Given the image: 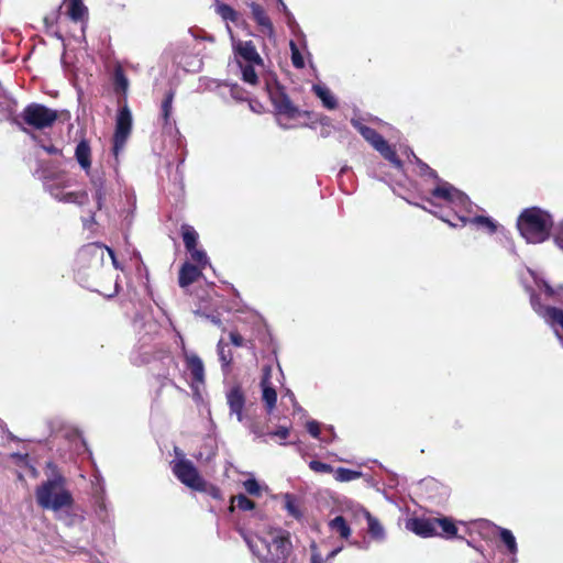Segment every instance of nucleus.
<instances>
[{
  "mask_svg": "<svg viewBox=\"0 0 563 563\" xmlns=\"http://www.w3.org/2000/svg\"><path fill=\"white\" fill-rule=\"evenodd\" d=\"M431 197L426 200L439 210L431 211L435 217L452 228L473 224L478 229L493 234L497 232L496 221L486 216H478L479 208L471 201L467 195L455 188L448 181H440L437 188L431 190Z\"/></svg>",
  "mask_w": 563,
  "mask_h": 563,
  "instance_id": "f257e3e1",
  "label": "nucleus"
},
{
  "mask_svg": "<svg viewBox=\"0 0 563 563\" xmlns=\"http://www.w3.org/2000/svg\"><path fill=\"white\" fill-rule=\"evenodd\" d=\"M238 532L252 554L261 563H287L292 551L290 533L282 528L269 527L264 531L252 532L243 527Z\"/></svg>",
  "mask_w": 563,
  "mask_h": 563,
  "instance_id": "f03ea898",
  "label": "nucleus"
},
{
  "mask_svg": "<svg viewBox=\"0 0 563 563\" xmlns=\"http://www.w3.org/2000/svg\"><path fill=\"white\" fill-rule=\"evenodd\" d=\"M527 273L534 286L528 283L525 277H522L521 282L526 291L530 296L531 307L533 311L554 330L558 339L563 345V310L541 302V296L544 297L545 301L559 300L561 298L563 287H552L538 273L530 268L527 269Z\"/></svg>",
  "mask_w": 563,
  "mask_h": 563,
  "instance_id": "7ed1b4c3",
  "label": "nucleus"
},
{
  "mask_svg": "<svg viewBox=\"0 0 563 563\" xmlns=\"http://www.w3.org/2000/svg\"><path fill=\"white\" fill-rule=\"evenodd\" d=\"M46 481H44L35 490L37 505L46 510L54 512L63 511L67 515V525L74 522V517L69 516V509L74 505V498L67 488V479L58 467L48 462L46 465Z\"/></svg>",
  "mask_w": 563,
  "mask_h": 563,
  "instance_id": "20e7f679",
  "label": "nucleus"
},
{
  "mask_svg": "<svg viewBox=\"0 0 563 563\" xmlns=\"http://www.w3.org/2000/svg\"><path fill=\"white\" fill-rule=\"evenodd\" d=\"M553 225L552 217L549 212L531 207L525 209L517 221L518 230L521 236L528 243H542L550 236Z\"/></svg>",
  "mask_w": 563,
  "mask_h": 563,
  "instance_id": "39448f33",
  "label": "nucleus"
},
{
  "mask_svg": "<svg viewBox=\"0 0 563 563\" xmlns=\"http://www.w3.org/2000/svg\"><path fill=\"white\" fill-rule=\"evenodd\" d=\"M351 124L358 131V133L387 159L396 169H402V162L397 156L395 150L388 142L374 129L363 124L361 119H351Z\"/></svg>",
  "mask_w": 563,
  "mask_h": 563,
  "instance_id": "423d86ee",
  "label": "nucleus"
},
{
  "mask_svg": "<svg viewBox=\"0 0 563 563\" xmlns=\"http://www.w3.org/2000/svg\"><path fill=\"white\" fill-rule=\"evenodd\" d=\"M170 467L176 478L185 486L196 492L206 490L207 483L190 460L175 459L170 462Z\"/></svg>",
  "mask_w": 563,
  "mask_h": 563,
  "instance_id": "0eeeda50",
  "label": "nucleus"
},
{
  "mask_svg": "<svg viewBox=\"0 0 563 563\" xmlns=\"http://www.w3.org/2000/svg\"><path fill=\"white\" fill-rule=\"evenodd\" d=\"M133 124L132 112L128 104L122 106L115 118V130L113 135V154L118 156L124 148L125 143L131 134Z\"/></svg>",
  "mask_w": 563,
  "mask_h": 563,
  "instance_id": "6e6552de",
  "label": "nucleus"
},
{
  "mask_svg": "<svg viewBox=\"0 0 563 563\" xmlns=\"http://www.w3.org/2000/svg\"><path fill=\"white\" fill-rule=\"evenodd\" d=\"M24 122L35 129H45L56 121V111L38 103L29 104L22 112Z\"/></svg>",
  "mask_w": 563,
  "mask_h": 563,
  "instance_id": "1a4fd4ad",
  "label": "nucleus"
},
{
  "mask_svg": "<svg viewBox=\"0 0 563 563\" xmlns=\"http://www.w3.org/2000/svg\"><path fill=\"white\" fill-rule=\"evenodd\" d=\"M66 181L64 177H57L55 181L51 183L46 180L44 183L45 189L51 194V196L65 203H75V205H84L88 199L87 191H68L64 192L63 189L66 187Z\"/></svg>",
  "mask_w": 563,
  "mask_h": 563,
  "instance_id": "9d476101",
  "label": "nucleus"
},
{
  "mask_svg": "<svg viewBox=\"0 0 563 563\" xmlns=\"http://www.w3.org/2000/svg\"><path fill=\"white\" fill-rule=\"evenodd\" d=\"M184 361L191 376L190 387L195 395L199 396V390L205 386L206 382L203 362L197 353L188 351L187 349H184Z\"/></svg>",
  "mask_w": 563,
  "mask_h": 563,
  "instance_id": "9b49d317",
  "label": "nucleus"
},
{
  "mask_svg": "<svg viewBox=\"0 0 563 563\" xmlns=\"http://www.w3.org/2000/svg\"><path fill=\"white\" fill-rule=\"evenodd\" d=\"M106 252L111 258L113 266L118 268L119 265L113 250L98 243H91L82 246L78 252L77 260L79 263L89 262L90 266L98 267L102 264Z\"/></svg>",
  "mask_w": 563,
  "mask_h": 563,
  "instance_id": "f8f14e48",
  "label": "nucleus"
},
{
  "mask_svg": "<svg viewBox=\"0 0 563 563\" xmlns=\"http://www.w3.org/2000/svg\"><path fill=\"white\" fill-rule=\"evenodd\" d=\"M267 92L277 114L285 115L290 119L297 117L298 108L292 104L289 97L280 86L267 85Z\"/></svg>",
  "mask_w": 563,
  "mask_h": 563,
  "instance_id": "ddd939ff",
  "label": "nucleus"
},
{
  "mask_svg": "<svg viewBox=\"0 0 563 563\" xmlns=\"http://www.w3.org/2000/svg\"><path fill=\"white\" fill-rule=\"evenodd\" d=\"M233 1L239 7L246 5L247 8H250L252 19L258 25V27L261 29V31L264 34H266L268 36H272L274 34V25H273L269 16L267 15L265 9L260 3H257L253 0H233Z\"/></svg>",
  "mask_w": 563,
  "mask_h": 563,
  "instance_id": "4468645a",
  "label": "nucleus"
},
{
  "mask_svg": "<svg viewBox=\"0 0 563 563\" xmlns=\"http://www.w3.org/2000/svg\"><path fill=\"white\" fill-rule=\"evenodd\" d=\"M406 528L422 538L435 537L439 533L435 529V517L411 518L407 520Z\"/></svg>",
  "mask_w": 563,
  "mask_h": 563,
  "instance_id": "2eb2a0df",
  "label": "nucleus"
},
{
  "mask_svg": "<svg viewBox=\"0 0 563 563\" xmlns=\"http://www.w3.org/2000/svg\"><path fill=\"white\" fill-rule=\"evenodd\" d=\"M238 63L242 62L243 64H256L257 66H263V59L256 51V47L252 41L239 42L234 46Z\"/></svg>",
  "mask_w": 563,
  "mask_h": 563,
  "instance_id": "dca6fc26",
  "label": "nucleus"
},
{
  "mask_svg": "<svg viewBox=\"0 0 563 563\" xmlns=\"http://www.w3.org/2000/svg\"><path fill=\"white\" fill-rule=\"evenodd\" d=\"M62 7L65 8L66 15L73 22L88 20V8L84 4V0H64Z\"/></svg>",
  "mask_w": 563,
  "mask_h": 563,
  "instance_id": "f3484780",
  "label": "nucleus"
},
{
  "mask_svg": "<svg viewBox=\"0 0 563 563\" xmlns=\"http://www.w3.org/2000/svg\"><path fill=\"white\" fill-rule=\"evenodd\" d=\"M218 444L214 438L207 437L203 439L197 452L194 453V457L199 463H210L217 455Z\"/></svg>",
  "mask_w": 563,
  "mask_h": 563,
  "instance_id": "a211bd4d",
  "label": "nucleus"
},
{
  "mask_svg": "<svg viewBox=\"0 0 563 563\" xmlns=\"http://www.w3.org/2000/svg\"><path fill=\"white\" fill-rule=\"evenodd\" d=\"M175 98V91L168 90L164 97V100L161 106V119L162 124L165 130H172L175 128L176 122L172 117L173 113V102Z\"/></svg>",
  "mask_w": 563,
  "mask_h": 563,
  "instance_id": "6ab92c4d",
  "label": "nucleus"
},
{
  "mask_svg": "<svg viewBox=\"0 0 563 563\" xmlns=\"http://www.w3.org/2000/svg\"><path fill=\"white\" fill-rule=\"evenodd\" d=\"M91 186L93 189V198L97 203L98 210H101L104 205L106 197L108 195V186L102 175H91L90 176Z\"/></svg>",
  "mask_w": 563,
  "mask_h": 563,
  "instance_id": "aec40b11",
  "label": "nucleus"
},
{
  "mask_svg": "<svg viewBox=\"0 0 563 563\" xmlns=\"http://www.w3.org/2000/svg\"><path fill=\"white\" fill-rule=\"evenodd\" d=\"M201 275V268L186 262L179 271L178 283L181 288L188 287Z\"/></svg>",
  "mask_w": 563,
  "mask_h": 563,
  "instance_id": "412c9836",
  "label": "nucleus"
},
{
  "mask_svg": "<svg viewBox=\"0 0 563 563\" xmlns=\"http://www.w3.org/2000/svg\"><path fill=\"white\" fill-rule=\"evenodd\" d=\"M91 151L89 143L86 140H81L75 150V157L79 164V166L86 172L87 175H90L91 168V159H90Z\"/></svg>",
  "mask_w": 563,
  "mask_h": 563,
  "instance_id": "4be33fe9",
  "label": "nucleus"
},
{
  "mask_svg": "<svg viewBox=\"0 0 563 563\" xmlns=\"http://www.w3.org/2000/svg\"><path fill=\"white\" fill-rule=\"evenodd\" d=\"M312 91L322 101L324 108L334 110L338 107V100L331 90L324 84H314Z\"/></svg>",
  "mask_w": 563,
  "mask_h": 563,
  "instance_id": "5701e85b",
  "label": "nucleus"
},
{
  "mask_svg": "<svg viewBox=\"0 0 563 563\" xmlns=\"http://www.w3.org/2000/svg\"><path fill=\"white\" fill-rule=\"evenodd\" d=\"M227 402L230 409V413L244 409L245 396L240 386H233L228 390Z\"/></svg>",
  "mask_w": 563,
  "mask_h": 563,
  "instance_id": "b1692460",
  "label": "nucleus"
},
{
  "mask_svg": "<svg viewBox=\"0 0 563 563\" xmlns=\"http://www.w3.org/2000/svg\"><path fill=\"white\" fill-rule=\"evenodd\" d=\"M358 511L366 518L368 525V533L376 540H384L385 529L380 522L373 517L365 508L360 507Z\"/></svg>",
  "mask_w": 563,
  "mask_h": 563,
  "instance_id": "393cba45",
  "label": "nucleus"
},
{
  "mask_svg": "<svg viewBox=\"0 0 563 563\" xmlns=\"http://www.w3.org/2000/svg\"><path fill=\"white\" fill-rule=\"evenodd\" d=\"M214 11L225 22L238 23L240 20L239 12L231 5L223 3L220 0H214Z\"/></svg>",
  "mask_w": 563,
  "mask_h": 563,
  "instance_id": "a878e982",
  "label": "nucleus"
},
{
  "mask_svg": "<svg viewBox=\"0 0 563 563\" xmlns=\"http://www.w3.org/2000/svg\"><path fill=\"white\" fill-rule=\"evenodd\" d=\"M283 499L284 508L287 511V514L296 520L302 519L303 514L300 509L298 498L290 493H286L283 495Z\"/></svg>",
  "mask_w": 563,
  "mask_h": 563,
  "instance_id": "bb28decb",
  "label": "nucleus"
},
{
  "mask_svg": "<svg viewBox=\"0 0 563 563\" xmlns=\"http://www.w3.org/2000/svg\"><path fill=\"white\" fill-rule=\"evenodd\" d=\"M435 529L439 537L453 538L457 533L454 522L446 517L435 518Z\"/></svg>",
  "mask_w": 563,
  "mask_h": 563,
  "instance_id": "cd10ccee",
  "label": "nucleus"
},
{
  "mask_svg": "<svg viewBox=\"0 0 563 563\" xmlns=\"http://www.w3.org/2000/svg\"><path fill=\"white\" fill-rule=\"evenodd\" d=\"M217 353L219 361L221 362L222 371L227 374L230 371V366L233 360L232 351L228 344L223 342V340H220L217 344Z\"/></svg>",
  "mask_w": 563,
  "mask_h": 563,
  "instance_id": "c85d7f7f",
  "label": "nucleus"
},
{
  "mask_svg": "<svg viewBox=\"0 0 563 563\" xmlns=\"http://www.w3.org/2000/svg\"><path fill=\"white\" fill-rule=\"evenodd\" d=\"M329 528L343 539H347L351 536V528L343 516H336L331 519L329 521Z\"/></svg>",
  "mask_w": 563,
  "mask_h": 563,
  "instance_id": "c756f323",
  "label": "nucleus"
},
{
  "mask_svg": "<svg viewBox=\"0 0 563 563\" xmlns=\"http://www.w3.org/2000/svg\"><path fill=\"white\" fill-rule=\"evenodd\" d=\"M500 541L505 544L511 555H517L518 545L514 533L506 528L497 527Z\"/></svg>",
  "mask_w": 563,
  "mask_h": 563,
  "instance_id": "7c9ffc66",
  "label": "nucleus"
},
{
  "mask_svg": "<svg viewBox=\"0 0 563 563\" xmlns=\"http://www.w3.org/2000/svg\"><path fill=\"white\" fill-rule=\"evenodd\" d=\"M181 236L187 251L194 250L198 243V233L189 224L181 225Z\"/></svg>",
  "mask_w": 563,
  "mask_h": 563,
  "instance_id": "2f4dec72",
  "label": "nucleus"
},
{
  "mask_svg": "<svg viewBox=\"0 0 563 563\" xmlns=\"http://www.w3.org/2000/svg\"><path fill=\"white\" fill-rule=\"evenodd\" d=\"M256 64L250 63V64H243L242 62H239V67L242 75V80L245 84L255 86L258 81L257 74L255 71Z\"/></svg>",
  "mask_w": 563,
  "mask_h": 563,
  "instance_id": "473e14b6",
  "label": "nucleus"
},
{
  "mask_svg": "<svg viewBox=\"0 0 563 563\" xmlns=\"http://www.w3.org/2000/svg\"><path fill=\"white\" fill-rule=\"evenodd\" d=\"M113 86L117 93L126 95L129 89V79L121 67H117L113 73Z\"/></svg>",
  "mask_w": 563,
  "mask_h": 563,
  "instance_id": "72a5a7b5",
  "label": "nucleus"
},
{
  "mask_svg": "<svg viewBox=\"0 0 563 563\" xmlns=\"http://www.w3.org/2000/svg\"><path fill=\"white\" fill-rule=\"evenodd\" d=\"M362 476V472L350 468L339 467L334 471V478L338 482L346 483L357 479Z\"/></svg>",
  "mask_w": 563,
  "mask_h": 563,
  "instance_id": "f704fd0d",
  "label": "nucleus"
},
{
  "mask_svg": "<svg viewBox=\"0 0 563 563\" xmlns=\"http://www.w3.org/2000/svg\"><path fill=\"white\" fill-rule=\"evenodd\" d=\"M262 387V399L265 402L267 411L271 412L277 401V394L274 386H261Z\"/></svg>",
  "mask_w": 563,
  "mask_h": 563,
  "instance_id": "c9c22d12",
  "label": "nucleus"
},
{
  "mask_svg": "<svg viewBox=\"0 0 563 563\" xmlns=\"http://www.w3.org/2000/svg\"><path fill=\"white\" fill-rule=\"evenodd\" d=\"M240 509L243 511L253 510L255 508L254 501H252L249 497L243 494H240L232 498L231 500V510Z\"/></svg>",
  "mask_w": 563,
  "mask_h": 563,
  "instance_id": "e433bc0d",
  "label": "nucleus"
},
{
  "mask_svg": "<svg viewBox=\"0 0 563 563\" xmlns=\"http://www.w3.org/2000/svg\"><path fill=\"white\" fill-rule=\"evenodd\" d=\"M411 156H412V159L417 163V165L419 166L420 168V174L421 175H427V176H430L432 178H434L437 180V185L440 184V181H443L442 179H440L435 173V170H433L429 165H427L426 163H423L419 157H417V155L411 152ZM438 186H435L434 188H437Z\"/></svg>",
  "mask_w": 563,
  "mask_h": 563,
  "instance_id": "4c0bfd02",
  "label": "nucleus"
},
{
  "mask_svg": "<svg viewBox=\"0 0 563 563\" xmlns=\"http://www.w3.org/2000/svg\"><path fill=\"white\" fill-rule=\"evenodd\" d=\"M194 262L197 263V267L203 269L207 265H209V260L207 253L203 250H199L194 247L191 251H187Z\"/></svg>",
  "mask_w": 563,
  "mask_h": 563,
  "instance_id": "58836bf2",
  "label": "nucleus"
},
{
  "mask_svg": "<svg viewBox=\"0 0 563 563\" xmlns=\"http://www.w3.org/2000/svg\"><path fill=\"white\" fill-rule=\"evenodd\" d=\"M289 47H290V53H291V63H292L294 67L297 69L303 68L305 67L303 57L294 41H290Z\"/></svg>",
  "mask_w": 563,
  "mask_h": 563,
  "instance_id": "ea45409f",
  "label": "nucleus"
},
{
  "mask_svg": "<svg viewBox=\"0 0 563 563\" xmlns=\"http://www.w3.org/2000/svg\"><path fill=\"white\" fill-rule=\"evenodd\" d=\"M224 86L229 87L230 97L236 101L247 100V93L243 90L238 84H224Z\"/></svg>",
  "mask_w": 563,
  "mask_h": 563,
  "instance_id": "a19ab883",
  "label": "nucleus"
},
{
  "mask_svg": "<svg viewBox=\"0 0 563 563\" xmlns=\"http://www.w3.org/2000/svg\"><path fill=\"white\" fill-rule=\"evenodd\" d=\"M245 427L256 438H264L265 435L268 434V432L265 429V426H262L261 423H258L256 421L251 420V422L245 423Z\"/></svg>",
  "mask_w": 563,
  "mask_h": 563,
  "instance_id": "79ce46f5",
  "label": "nucleus"
},
{
  "mask_svg": "<svg viewBox=\"0 0 563 563\" xmlns=\"http://www.w3.org/2000/svg\"><path fill=\"white\" fill-rule=\"evenodd\" d=\"M96 506H97V516L98 518L101 520V521H106L108 520L109 518V511H108V506H107V503L106 500L103 499V497H100L96 500Z\"/></svg>",
  "mask_w": 563,
  "mask_h": 563,
  "instance_id": "37998d69",
  "label": "nucleus"
},
{
  "mask_svg": "<svg viewBox=\"0 0 563 563\" xmlns=\"http://www.w3.org/2000/svg\"><path fill=\"white\" fill-rule=\"evenodd\" d=\"M309 467L316 473H332L334 472L333 467L330 464L320 462V461H310Z\"/></svg>",
  "mask_w": 563,
  "mask_h": 563,
  "instance_id": "c03bdc74",
  "label": "nucleus"
},
{
  "mask_svg": "<svg viewBox=\"0 0 563 563\" xmlns=\"http://www.w3.org/2000/svg\"><path fill=\"white\" fill-rule=\"evenodd\" d=\"M244 488L245 490L254 496H258L261 494V487L260 484L255 478H249L244 482Z\"/></svg>",
  "mask_w": 563,
  "mask_h": 563,
  "instance_id": "a18cd8bd",
  "label": "nucleus"
},
{
  "mask_svg": "<svg viewBox=\"0 0 563 563\" xmlns=\"http://www.w3.org/2000/svg\"><path fill=\"white\" fill-rule=\"evenodd\" d=\"M307 430L314 439H321L320 437V424L316 420H311L307 423Z\"/></svg>",
  "mask_w": 563,
  "mask_h": 563,
  "instance_id": "49530a36",
  "label": "nucleus"
},
{
  "mask_svg": "<svg viewBox=\"0 0 563 563\" xmlns=\"http://www.w3.org/2000/svg\"><path fill=\"white\" fill-rule=\"evenodd\" d=\"M272 366L271 365H265L263 367V375H262V379H261V386H272V382H271V378H272Z\"/></svg>",
  "mask_w": 563,
  "mask_h": 563,
  "instance_id": "de8ad7c7",
  "label": "nucleus"
},
{
  "mask_svg": "<svg viewBox=\"0 0 563 563\" xmlns=\"http://www.w3.org/2000/svg\"><path fill=\"white\" fill-rule=\"evenodd\" d=\"M267 435H269V437H272V438H273V437H277V438H279V439H282V440H285V439H287V437L289 435V429H288V428H286V427H280V428H278L276 431L268 432V434H267Z\"/></svg>",
  "mask_w": 563,
  "mask_h": 563,
  "instance_id": "09e8293b",
  "label": "nucleus"
},
{
  "mask_svg": "<svg viewBox=\"0 0 563 563\" xmlns=\"http://www.w3.org/2000/svg\"><path fill=\"white\" fill-rule=\"evenodd\" d=\"M554 241L555 244L563 251V221L558 227Z\"/></svg>",
  "mask_w": 563,
  "mask_h": 563,
  "instance_id": "8fccbe9b",
  "label": "nucleus"
},
{
  "mask_svg": "<svg viewBox=\"0 0 563 563\" xmlns=\"http://www.w3.org/2000/svg\"><path fill=\"white\" fill-rule=\"evenodd\" d=\"M285 15V20H286V23L288 25V27L294 32L296 29L299 27L294 14L291 12H287L284 14Z\"/></svg>",
  "mask_w": 563,
  "mask_h": 563,
  "instance_id": "3c124183",
  "label": "nucleus"
},
{
  "mask_svg": "<svg viewBox=\"0 0 563 563\" xmlns=\"http://www.w3.org/2000/svg\"><path fill=\"white\" fill-rule=\"evenodd\" d=\"M230 341L235 346H243L244 339L238 332H230Z\"/></svg>",
  "mask_w": 563,
  "mask_h": 563,
  "instance_id": "603ef678",
  "label": "nucleus"
},
{
  "mask_svg": "<svg viewBox=\"0 0 563 563\" xmlns=\"http://www.w3.org/2000/svg\"><path fill=\"white\" fill-rule=\"evenodd\" d=\"M11 457L15 460L18 464H25L27 462L29 455L25 453H12Z\"/></svg>",
  "mask_w": 563,
  "mask_h": 563,
  "instance_id": "864d4df0",
  "label": "nucleus"
},
{
  "mask_svg": "<svg viewBox=\"0 0 563 563\" xmlns=\"http://www.w3.org/2000/svg\"><path fill=\"white\" fill-rule=\"evenodd\" d=\"M205 82H206V89L208 90H213L216 88H220L222 86V84L218 80H214V79H202Z\"/></svg>",
  "mask_w": 563,
  "mask_h": 563,
  "instance_id": "5fc2aeb1",
  "label": "nucleus"
},
{
  "mask_svg": "<svg viewBox=\"0 0 563 563\" xmlns=\"http://www.w3.org/2000/svg\"><path fill=\"white\" fill-rule=\"evenodd\" d=\"M231 415H235L236 416V419L239 422L243 423L245 426V423L247 422H251V419H249L244 413H243V410H239V411H234L232 412Z\"/></svg>",
  "mask_w": 563,
  "mask_h": 563,
  "instance_id": "6e6d98bb",
  "label": "nucleus"
},
{
  "mask_svg": "<svg viewBox=\"0 0 563 563\" xmlns=\"http://www.w3.org/2000/svg\"><path fill=\"white\" fill-rule=\"evenodd\" d=\"M310 563H323L322 555L318 551L313 550L311 553Z\"/></svg>",
  "mask_w": 563,
  "mask_h": 563,
  "instance_id": "4d7b16f0",
  "label": "nucleus"
},
{
  "mask_svg": "<svg viewBox=\"0 0 563 563\" xmlns=\"http://www.w3.org/2000/svg\"><path fill=\"white\" fill-rule=\"evenodd\" d=\"M371 174L373 175V177L378 178L379 180H385V178L382 175L383 172L380 170V165H378L377 167H373Z\"/></svg>",
  "mask_w": 563,
  "mask_h": 563,
  "instance_id": "13d9d810",
  "label": "nucleus"
},
{
  "mask_svg": "<svg viewBox=\"0 0 563 563\" xmlns=\"http://www.w3.org/2000/svg\"><path fill=\"white\" fill-rule=\"evenodd\" d=\"M328 430L330 432V435L321 438L320 441L325 443H330L332 441V439L334 438L333 427L330 426Z\"/></svg>",
  "mask_w": 563,
  "mask_h": 563,
  "instance_id": "bf43d9fd",
  "label": "nucleus"
},
{
  "mask_svg": "<svg viewBox=\"0 0 563 563\" xmlns=\"http://www.w3.org/2000/svg\"><path fill=\"white\" fill-rule=\"evenodd\" d=\"M82 221L85 228H90V224L95 223V214H91L88 218H84Z\"/></svg>",
  "mask_w": 563,
  "mask_h": 563,
  "instance_id": "052dcab7",
  "label": "nucleus"
},
{
  "mask_svg": "<svg viewBox=\"0 0 563 563\" xmlns=\"http://www.w3.org/2000/svg\"><path fill=\"white\" fill-rule=\"evenodd\" d=\"M43 150L49 154H57L59 153V150L53 145L51 146H43Z\"/></svg>",
  "mask_w": 563,
  "mask_h": 563,
  "instance_id": "680f3d73",
  "label": "nucleus"
},
{
  "mask_svg": "<svg viewBox=\"0 0 563 563\" xmlns=\"http://www.w3.org/2000/svg\"><path fill=\"white\" fill-rule=\"evenodd\" d=\"M279 4V10L285 14L287 12H290L288 7L285 4L284 0H277Z\"/></svg>",
  "mask_w": 563,
  "mask_h": 563,
  "instance_id": "e2e57ef3",
  "label": "nucleus"
},
{
  "mask_svg": "<svg viewBox=\"0 0 563 563\" xmlns=\"http://www.w3.org/2000/svg\"><path fill=\"white\" fill-rule=\"evenodd\" d=\"M174 452H175V459H179V457L186 459L184 452L180 449L175 448Z\"/></svg>",
  "mask_w": 563,
  "mask_h": 563,
  "instance_id": "0e129e2a",
  "label": "nucleus"
},
{
  "mask_svg": "<svg viewBox=\"0 0 563 563\" xmlns=\"http://www.w3.org/2000/svg\"><path fill=\"white\" fill-rule=\"evenodd\" d=\"M178 339H179V347L181 350V355L184 356V349H186V345H185V341L183 339V336L178 333Z\"/></svg>",
  "mask_w": 563,
  "mask_h": 563,
  "instance_id": "69168bd1",
  "label": "nucleus"
},
{
  "mask_svg": "<svg viewBox=\"0 0 563 563\" xmlns=\"http://www.w3.org/2000/svg\"><path fill=\"white\" fill-rule=\"evenodd\" d=\"M208 318L210 319V321L216 324V325H220L221 324V320L220 318L216 317V316H208Z\"/></svg>",
  "mask_w": 563,
  "mask_h": 563,
  "instance_id": "338daca9",
  "label": "nucleus"
},
{
  "mask_svg": "<svg viewBox=\"0 0 563 563\" xmlns=\"http://www.w3.org/2000/svg\"><path fill=\"white\" fill-rule=\"evenodd\" d=\"M341 551V548H338V549H334L332 550L329 555H328V559H333L339 552Z\"/></svg>",
  "mask_w": 563,
  "mask_h": 563,
  "instance_id": "774afa93",
  "label": "nucleus"
}]
</instances>
